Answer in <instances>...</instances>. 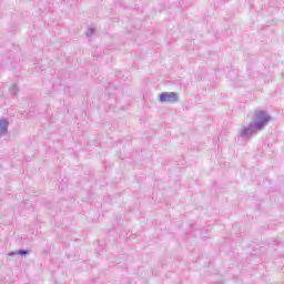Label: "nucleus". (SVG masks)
<instances>
[{
	"label": "nucleus",
	"instance_id": "f257e3e1",
	"mask_svg": "<svg viewBox=\"0 0 284 284\" xmlns=\"http://www.w3.org/2000/svg\"><path fill=\"white\" fill-rule=\"evenodd\" d=\"M272 121V116L265 111H255L253 115V122H250L247 126H244L239 133V139L252 138L256 132H261L267 123Z\"/></svg>",
	"mask_w": 284,
	"mask_h": 284
},
{
	"label": "nucleus",
	"instance_id": "f03ea898",
	"mask_svg": "<svg viewBox=\"0 0 284 284\" xmlns=\"http://www.w3.org/2000/svg\"><path fill=\"white\" fill-rule=\"evenodd\" d=\"M160 103H176L179 102V93L163 92L160 94Z\"/></svg>",
	"mask_w": 284,
	"mask_h": 284
},
{
	"label": "nucleus",
	"instance_id": "7ed1b4c3",
	"mask_svg": "<svg viewBox=\"0 0 284 284\" xmlns=\"http://www.w3.org/2000/svg\"><path fill=\"white\" fill-rule=\"evenodd\" d=\"M8 125H10L8 119L0 120V136H3V134L8 133Z\"/></svg>",
	"mask_w": 284,
	"mask_h": 284
},
{
	"label": "nucleus",
	"instance_id": "20e7f679",
	"mask_svg": "<svg viewBox=\"0 0 284 284\" xmlns=\"http://www.w3.org/2000/svg\"><path fill=\"white\" fill-rule=\"evenodd\" d=\"M28 254H30V251H28V250H19V251H14V252L9 253L10 256H17V255L28 256Z\"/></svg>",
	"mask_w": 284,
	"mask_h": 284
},
{
	"label": "nucleus",
	"instance_id": "39448f33",
	"mask_svg": "<svg viewBox=\"0 0 284 284\" xmlns=\"http://www.w3.org/2000/svg\"><path fill=\"white\" fill-rule=\"evenodd\" d=\"M10 93L12 94V97H17V94H19V87L17 84H12L10 87Z\"/></svg>",
	"mask_w": 284,
	"mask_h": 284
},
{
	"label": "nucleus",
	"instance_id": "423d86ee",
	"mask_svg": "<svg viewBox=\"0 0 284 284\" xmlns=\"http://www.w3.org/2000/svg\"><path fill=\"white\" fill-rule=\"evenodd\" d=\"M92 34H94V29L93 28L88 29L87 32H85V36L87 37H92Z\"/></svg>",
	"mask_w": 284,
	"mask_h": 284
}]
</instances>
